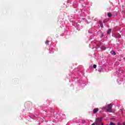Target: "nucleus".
Returning <instances> with one entry per match:
<instances>
[{"mask_svg": "<svg viewBox=\"0 0 125 125\" xmlns=\"http://www.w3.org/2000/svg\"><path fill=\"white\" fill-rule=\"evenodd\" d=\"M111 104H108L105 107L102 108V110H106L107 112H112Z\"/></svg>", "mask_w": 125, "mask_h": 125, "instance_id": "1", "label": "nucleus"}, {"mask_svg": "<svg viewBox=\"0 0 125 125\" xmlns=\"http://www.w3.org/2000/svg\"><path fill=\"white\" fill-rule=\"evenodd\" d=\"M102 119L100 118H98L96 119V125H101L103 123L101 122Z\"/></svg>", "mask_w": 125, "mask_h": 125, "instance_id": "2", "label": "nucleus"}, {"mask_svg": "<svg viewBox=\"0 0 125 125\" xmlns=\"http://www.w3.org/2000/svg\"><path fill=\"white\" fill-rule=\"evenodd\" d=\"M99 47H100V48H101V49H102V50L105 49V47L102 46V44H101V43L97 44L96 47V48L97 49H98V48H99Z\"/></svg>", "mask_w": 125, "mask_h": 125, "instance_id": "3", "label": "nucleus"}, {"mask_svg": "<svg viewBox=\"0 0 125 125\" xmlns=\"http://www.w3.org/2000/svg\"><path fill=\"white\" fill-rule=\"evenodd\" d=\"M99 110V109H98V108H94L93 110V113L94 114H96V113L98 112Z\"/></svg>", "mask_w": 125, "mask_h": 125, "instance_id": "4", "label": "nucleus"}, {"mask_svg": "<svg viewBox=\"0 0 125 125\" xmlns=\"http://www.w3.org/2000/svg\"><path fill=\"white\" fill-rule=\"evenodd\" d=\"M99 24H100V26L101 27V28H104V26L103 25V23L102 22V21H99Z\"/></svg>", "mask_w": 125, "mask_h": 125, "instance_id": "5", "label": "nucleus"}, {"mask_svg": "<svg viewBox=\"0 0 125 125\" xmlns=\"http://www.w3.org/2000/svg\"><path fill=\"white\" fill-rule=\"evenodd\" d=\"M100 37H101V39H104V38H105V36H104V33L101 32Z\"/></svg>", "mask_w": 125, "mask_h": 125, "instance_id": "6", "label": "nucleus"}, {"mask_svg": "<svg viewBox=\"0 0 125 125\" xmlns=\"http://www.w3.org/2000/svg\"><path fill=\"white\" fill-rule=\"evenodd\" d=\"M110 53L112 54V55H116V52H115L114 50L111 51Z\"/></svg>", "mask_w": 125, "mask_h": 125, "instance_id": "7", "label": "nucleus"}, {"mask_svg": "<svg viewBox=\"0 0 125 125\" xmlns=\"http://www.w3.org/2000/svg\"><path fill=\"white\" fill-rule=\"evenodd\" d=\"M111 32H112V29H108L107 32V35H110V34H111Z\"/></svg>", "mask_w": 125, "mask_h": 125, "instance_id": "8", "label": "nucleus"}, {"mask_svg": "<svg viewBox=\"0 0 125 125\" xmlns=\"http://www.w3.org/2000/svg\"><path fill=\"white\" fill-rule=\"evenodd\" d=\"M95 46V45H93V46H92V43H91V44H90V47L92 49L94 48V47Z\"/></svg>", "mask_w": 125, "mask_h": 125, "instance_id": "9", "label": "nucleus"}, {"mask_svg": "<svg viewBox=\"0 0 125 125\" xmlns=\"http://www.w3.org/2000/svg\"><path fill=\"white\" fill-rule=\"evenodd\" d=\"M108 17H112V14L111 13H108L107 14Z\"/></svg>", "mask_w": 125, "mask_h": 125, "instance_id": "10", "label": "nucleus"}, {"mask_svg": "<svg viewBox=\"0 0 125 125\" xmlns=\"http://www.w3.org/2000/svg\"><path fill=\"white\" fill-rule=\"evenodd\" d=\"M97 67V65H96V64H94L93 66V68H94V69H96Z\"/></svg>", "mask_w": 125, "mask_h": 125, "instance_id": "11", "label": "nucleus"}, {"mask_svg": "<svg viewBox=\"0 0 125 125\" xmlns=\"http://www.w3.org/2000/svg\"><path fill=\"white\" fill-rule=\"evenodd\" d=\"M123 125H125V122H124L123 124ZM117 125H122L121 124V123H118L117 124Z\"/></svg>", "mask_w": 125, "mask_h": 125, "instance_id": "12", "label": "nucleus"}, {"mask_svg": "<svg viewBox=\"0 0 125 125\" xmlns=\"http://www.w3.org/2000/svg\"><path fill=\"white\" fill-rule=\"evenodd\" d=\"M109 125H115V124H114V123L113 122H110Z\"/></svg>", "mask_w": 125, "mask_h": 125, "instance_id": "13", "label": "nucleus"}, {"mask_svg": "<svg viewBox=\"0 0 125 125\" xmlns=\"http://www.w3.org/2000/svg\"><path fill=\"white\" fill-rule=\"evenodd\" d=\"M82 124H84V123H85V121L82 120Z\"/></svg>", "mask_w": 125, "mask_h": 125, "instance_id": "14", "label": "nucleus"}, {"mask_svg": "<svg viewBox=\"0 0 125 125\" xmlns=\"http://www.w3.org/2000/svg\"><path fill=\"white\" fill-rule=\"evenodd\" d=\"M48 42H49L47 40V41H46V42H45L46 44H48Z\"/></svg>", "mask_w": 125, "mask_h": 125, "instance_id": "15", "label": "nucleus"}, {"mask_svg": "<svg viewBox=\"0 0 125 125\" xmlns=\"http://www.w3.org/2000/svg\"><path fill=\"white\" fill-rule=\"evenodd\" d=\"M77 29L79 31H80V30L81 29L79 28V27H77Z\"/></svg>", "mask_w": 125, "mask_h": 125, "instance_id": "16", "label": "nucleus"}, {"mask_svg": "<svg viewBox=\"0 0 125 125\" xmlns=\"http://www.w3.org/2000/svg\"><path fill=\"white\" fill-rule=\"evenodd\" d=\"M91 125H95V123H94L93 124H92Z\"/></svg>", "mask_w": 125, "mask_h": 125, "instance_id": "17", "label": "nucleus"}, {"mask_svg": "<svg viewBox=\"0 0 125 125\" xmlns=\"http://www.w3.org/2000/svg\"><path fill=\"white\" fill-rule=\"evenodd\" d=\"M67 2H70V0H68Z\"/></svg>", "mask_w": 125, "mask_h": 125, "instance_id": "18", "label": "nucleus"}, {"mask_svg": "<svg viewBox=\"0 0 125 125\" xmlns=\"http://www.w3.org/2000/svg\"><path fill=\"white\" fill-rule=\"evenodd\" d=\"M99 72H101V70H99Z\"/></svg>", "mask_w": 125, "mask_h": 125, "instance_id": "19", "label": "nucleus"}, {"mask_svg": "<svg viewBox=\"0 0 125 125\" xmlns=\"http://www.w3.org/2000/svg\"><path fill=\"white\" fill-rule=\"evenodd\" d=\"M101 125H103V123H102V124H101Z\"/></svg>", "mask_w": 125, "mask_h": 125, "instance_id": "20", "label": "nucleus"}]
</instances>
